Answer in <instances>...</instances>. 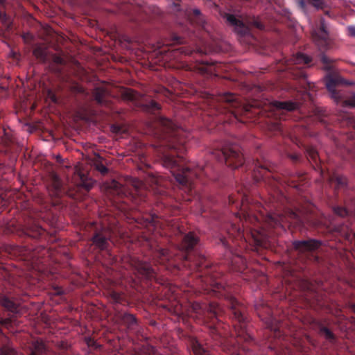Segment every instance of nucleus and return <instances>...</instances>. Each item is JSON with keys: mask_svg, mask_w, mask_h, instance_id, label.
Instances as JSON below:
<instances>
[{"mask_svg": "<svg viewBox=\"0 0 355 355\" xmlns=\"http://www.w3.org/2000/svg\"><path fill=\"white\" fill-rule=\"evenodd\" d=\"M170 225L168 234L173 237L177 248L173 250L162 248L152 249L154 259L160 264L196 270L199 273L196 284L205 294L224 297L230 309L236 339L227 338L229 326L221 322L220 317L224 311L218 304L194 302L191 307L196 317L207 324L210 335L230 355H243L250 351L260 349V345L247 329L248 320L245 306L230 294V288L225 286L221 275L216 272L215 266H209L204 256L190 253L198 245V236L192 232L187 233L177 221H173ZM146 242L153 248L150 238L146 237Z\"/></svg>", "mask_w": 355, "mask_h": 355, "instance_id": "1", "label": "nucleus"}, {"mask_svg": "<svg viewBox=\"0 0 355 355\" xmlns=\"http://www.w3.org/2000/svg\"><path fill=\"white\" fill-rule=\"evenodd\" d=\"M272 168L268 161L263 162L256 160L253 163L252 176L254 182L263 181L268 187V197L265 200L264 211L259 210V215H255L250 207V192L248 185L243 184L236 194H231L229 205L235 207V211L231 210L235 219L242 222V227L252 225L247 230L246 236L244 230L236 222L223 225L232 242L239 241L238 245H245L246 242L253 243L257 247L266 248L269 239L279 235L286 231V227H300L308 223L309 218L307 211L300 209L293 210L286 207L288 200L279 189L282 182L272 173Z\"/></svg>", "mask_w": 355, "mask_h": 355, "instance_id": "2", "label": "nucleus"}, {"mask_svg": "<svg viewBox=\"0 0 355 355\" xmlns=\"http://www.w3.org/2000/svg\"><path fill=\"white\" fill-rule=\"evenodd\" d=\"M159 139L164 149L161 151L162 166L168 169L175 178L178 187L187 195L185 200L196 198L202 214L205 211L202 205L201 197L196 188L197 182H205L204 178H209L213 167L209 162L202 165L188 164L182 156L187 148L189 133L164 116L158 118Z\"/></svg>", "mask_w": 355, "mask_h": 355, "instance_id": "3", "label": "nucleus"}, {"mask_svg": "<svg viewBox=\"0 0 355 355\" xmlns=\"http://www.w3.org/2000/svg\"><path fill=\"white\" fill-rule=\"evenodd\" d=\"M114 223V219L112 218H103L101 220V230H98L96 223H89L90 227L94 229V233L91 239L92 245L98 251H105L111 261L113 257L110 252V241L113 236H116L118 234L122 237Z\"/></svg>", "mask_w": 355, "mask_h": 355, "instance_id": "4", "label": "nucleus"}, {"mask_svg": "<svg viewBox=\"0 0 355 355\" xmlns=\"http://www.w3.org/2000/svg\"><path fill=\"white\" fill-rule=\"evenodd\" d=\"M311 37L315 44L322 52L332 49L335 46V41L330 36L328 27L323 18H321L319 23L313 26L311 30ZM320 59L324 65L323 68L324 70H332V64L334 62L332 59L329 58L324 54V53L320 54Z\"/></svg>", "mask_w": 355, "mask_h": 355, "instance_id": "5", "label": "nucleus"}, {"mask_svg": "<svg viewBox=\"0 0 355 355\" xmlns=\"http://www.w3.org/2000/svg\"><path fill=\"white\" fill-rule=\"evenodd\" d=\"M168 12L176 15L177 17L189 22L191 25L197 26L199 31H202L208 36L210 35L207 23L200 10L189 9L186 6L181 4L180 0H175L169 5Z\"/></svg>", "mask_w": 355, "mask_h": 355, "instance_id": "6", "label": "nucleus"}, {"mask_svg": "<svg viewBox=\"0 0 355 355\" xmlns=\"http://www.w3.org/2000/svg\"><path fill=\"white\" fill-rule=\"evenodd\" d=\"M311 62L309 57L299 53L292 55L290 58H284L279 63L277 70L280 71H288L294 78L299 79L302 83V86L310 83L306 80V73L304 69V67Z\"/></svg>", "mask_w": 355, "mask_h": 355, "instance_id": "7", "label": "nucleus"}, {"mask_svg": "<svg viewBox=\"0 0 355 355\" xmlns=\"http://www.w3.org/2000/svg\"><path fill=\"white\" fill-rule=\"evenodd\" d=\"M222 16L225 19L227 24L233 28L234 32L241 37L251 35L252 28L259 30L264 28L263 23L255 17L243 18L241 15L227 12H225Z\"/></svg>", "mask_w": 355, "mask_h": 355, "instance_id": "8", "label": "nucleus"}, {"mask_svg": "<svg viewBox=\"0 0 355 355\" xmlns=\"http://www.w3.org/2000/svg\"><path fill=\"white\" fill-rule=\"evenodd\" d=\"M211 156L232 168H237L244 163L241 148L236 144H227L220 149H215L211 152Z\"/></svg>", "mask_w": 355, "mask_h": 355, "instance_id": "9", "label": "nucleus"}, {"mask_svg": "<svg viewBox=\"0 0 355 355\" xmlns=\"http://www.w3.org/2000/svg\"><path fill=\"white\" fill-rule=\"evenodd\" d=\"M216 108L218 113L227 112L235 119H237L239 114L249 112L248 106L244 105L239 97L233 93L220 94L216 97Z\"/></svg>", "mask_w": 355, "mask_h": 355, "instance_id": "10", "label": "nucleus"}, {"mask_svg": "<svg viewBox=\"0 0 355 355\" xmlns=\"http://www.w3.org/2000/svg\"><path fill=\"white\" fill-rule=\"evenodd\" d=\"M322 243L316 239H308L302 241H294L293 247L297 252L299 256L302 257V261L311 260L318 261V257L315 255V252L318 250Z\"/></svg>", "mask_w": 355, "mask_h": 355, "instance_id": "11", "label": "nucleus"}, {"mask_svg": "<svg viewBox=\"0 0 355 355\" xmlns=\"http://www.w3.org/2000/svg\"><path fill=\"white\" fill-rule=\"evenodd\" d=\"M121 96L124 100L135 103L146 112L155 113L161 109V105L154 100L143 101L141 95L134 89L125 88L122 91Z\"/></svg>", "mask_w": 355, "mask_h": 355, "instance_id": "12", "label": "nucleus"}, {"mask_svg": "<svg viewBox=\"0 0 355 355\" xmlns=\"http://www.w3.org/2000/svg\"><path fill=\"white\" fill-rule=\"evenodd\" d=\"M311 324L313 329L316 331L320 336L331 344L336 343L337 337L329 327L330 324L329 319H313Z\"/></svg>", "mask_w": 355, "mask_h": 355, "instance_id": "13", "label": "nucleus"}, {"mask_svg": "<svg viewBox=\"0 0 355 355\" xmlns=\"http://www.w3.org/2000/svg\"><path fill=\"white\" fill-rule=\"evenodd\" d=\"M47 348L42 340H33L29 347V355H47ZM0 355H16L15 349L8 345L0 347Z\"/></svg>", "mask_w": 355, "mask_h": 355, "instance_id": "14", "label": "nucleus"}, {"mask_svg": "<svg viewBox=\"0 0 355 355\" xmlns=\"http://www.w3.org/2000/svg\"><path fill=\"white\" fill-rule=\"evenodd\" d=\"M322 175L323 178L327 179L330 186L334 189L335 192H346L349 189L348 180L345 176L336 172L324 174L322 171Z\"/></svg>", "mask_w": 355, "mask_h": 355, "instance_id": "15", "label": "nucleus"}, {"mask_svg": "<svg viewBox=\"0 0 355 355\" xmlns=\"http://www.w3.org/2000/svg\"><path fill=\"white\" fill-rule=\"evenodd\" d=\"M130 265L134 270L147 280L156 279V272L150 263L137 258H130Z\"/></svg>", "mask_w": 355, "mask_h": 355, "instance_id": "16", "label": "nucleus"}, {"mask_svg": "<svg viewBox=\"0 0 355 355\" xmlns=\"http://www.w3.org/2000/svg\"><path fill=\"white\" fill-rule=\"evenodd\" d=\"M220 241L223 244V245L229 250L230 253L232 255V257L231 258L230 261V263L232 265L233 268L239 272H242L243 270L245 269V259L239 254H234L232 251V247L231 246L230 243H229L228 240L226 239V238L223 237L220 239Z\"/></svg>", "mask_w": 355, "mask_h": 355, "instance_id": "17", "label": "nucleus"}, {"mask_svg": "<svg viewBox=\"0 0 355 355\" xmlns=\"http://www.w3.org/2000/svg\"><path fill=\"white\" fill-rule=\"evenodd\" d=\"M48 190L50 195L55 198H60L64 193L62 182L59 176L54 172L49 173Z\"/></svg>", "mask_w": 355, "mask_h": 355, "instance_id": "18", "label": "nucleus"}, {"mask_svg": "<svg viewBox=\"0 0 355 355\" xmlns=\"http://www.w3.org/2000/svg\"><path fill=\"white\" fill-rule=\"evenodd\" d=\"M133 219L135 223L142 227H147L149 230L160 225L158 216L155 214H144L142 216H136L135 214Z\"/></svg>", "mask_w": 355, "mask_h": 355, "instance_id": "19", "label": "nucleus"}, {"mask_svg": "<svg viewBox=\"0 0 355 355\" xmlns=\"http://www.w3.org/2000/svg\"><path fill=\"white\" fill-rule=\"evenodd\" d=\"M0 306L5 311L8 312V315H17L20 314V304L7 295L0 294Z\"/></svg>", "mask_w": 355, "mask_h": 355, "instance_id": "20", "label": "nucleus"}, {"mask_svg": "<svg viewBox=\"0 0 355 355\" xmlns=\"http://www.w3.org/2000/svg\"><path fill=\"white\" fill-rule=\"evenodd\" d=\"M325 82L326 87L331 93V98L336 101H339L340 99V95L336 89V87L340 84L345 83L344 80L340 76L328 75L326 77Z\"/></svg>", "mask_w": 355, "mask_h": 355, "instance_id": "21", "label": "nucleus"}, {"mask_svg": "<svg viewBox=\"0 0 355 355\" xmlns=\"http://www.w3.org/2000/svg\"><path fill=\"white\" fill-rule=\"evenodd\" d=\"M187 345L193 355H211L209 347L200 343L196 337L189 336Z\"/></svg>", "mask_w": 355, "mask_h": 355, "instance_id": "22", "label": "nucleus"}, {"mask_svg": "<svg viewBox=\"0 0 355 355\" xmlns=\"http://www.w3.org/2000/svg\"><path fill=\"white\" fill-rule=\"evenodd\" d=\"M272 109L276 114H282L284 112H291L299 108V103L293 101H274L271 104Z\"/></svg>", "mask_w": 355, "mask_h": 355, "instance_id": "23", "label": "nucleus"}, {"mask_svg": "<svg viewBox=\"0 0 355 355\" xmlns=\"http://www.w3.org/2000/svg\"><path fill=\"white\" fill-rule=\"evenodd\" d=\"M132 185L134 187L133 195L138 196V198L132 197L134 198L133 200L135 201V205H139L142 201L144 202L146 200V185L144 182L138 179L133 180Z\"/></svg>", "mask_w": 355, "mask_h": 355, "instance_id": "24", "label": "nucleus"}, {"mask_svg": "<svg viewBox=\"0 0 355 355\" xmlns=\"http://www.w3.org/2000/svg\"><path fill=\"white\" fill-rule=\"evenodd\" d=\"M264 321L266 328L275 338H279L282 336L280 331V323L272 315L262 319Z\"/></svg>", "mask_w": 355, "mask_h": 355, "instance_id": "25", "label": "nucleus"}, {"mask_svg": "<svg viewBox=\"0 0 355 355\" xmlns=\"http://www.w3.org/2000/svg\"><path fill=\"white\" fill-rule=\"evenodd\" d=\"M117 320L130 329H135L137 325V320L135 316L127 312L119 311L116 314Z\"/></svg>", "mask_w": 355, "mask_h": 355, "instance_id": "26", "label": "nucleus"}, {"mask_svg": "<svg viewBox=\"0 0 355 355\" xmlns=\"http://www.w3.org/2000/svg\"><path fill=\"white\" fill-rule=\"evenodd\" d=\"M43 232V229L38 225L25 226L17 230V234L20 236H28L34 239L39 238Z\"/></svg>", "mask_w": 355, "mask_h": 355, "instance_id": "27", "label": "nucleus"}, {"mask_svg": "<svg viewBox=\"0 0 355 355\" xmlns=\"http://www.w3.org/2000/svg\"><path fill=\"white\" fill-rule=\"evenodd\" d=\"M108 90L105 86L96 87L92 92L93 97L96 102L99 105H105L107 103V96Z\"/></svg>", "mask_w": 355, "mask_h": 355, "instance_id": "28", "label": "nucleus"}, {"mask_svg": "<svg viewBox=\"0 0 355 355\" xmlns=\"http://www.w3.org/2000/svg\"><path fill=\"white\" fill-rule=\"evenodd\" d=\"M147 183L155 192H157L159 194H162L163 192L161 178L157 177L155 175H150L147 180Z\"/></svg>", "mask_w": 355, "mask_h": 355, "instance_id": "29", "label": "nucleus"}, {"mask_svg": "<svg viewBox=\"0 0 355 355\" xmlns=\"http://www.w3.org/2000/svg\"><path fill=\"white\" fill-rule=\"evenodd\" d=\"M173 51H178L180 53L184 55H191L193 53L196 52L200 55L206 54L207 51L202 49L201 47L196 46V48H192L189 46H182L177 49H173Z\"/></svg>", "mask_w": 355, "mask_h": 355, "instance_id": "30", "label": "nucleus"}, {"mask_svg": "<svg viewBox=\"0 0 355 355\" xmlns=\"http://www.w3.org/2000/svg\"><path fill=\"white\" fill-rule=\"evenodd\" d=\"M33 55L38 60L42 62H46L48 60L46 49L42 46H37L34 49Z\"/></svg>", "mask_w": 355, "mask_h": 355, "instance_id": "31", "label": "nucleus"}, {"mask_svg": "<svg viewBox=\"0 0 355 355\" xmlns=\"http://www.w3.org/2000/svg\"><path fill=\"white\" fill-rule=\"evenodd\" d=\"M306 154L309 162H313L314 164L318 166L320 159L318 156V153L314 147L307 146L306 148Z\"/></svg>", "mask_w": 355, "mask_h": 355, "instance_id": "32", "label": "nucleus"}, {"mask_svg": "<svg viewBox=\"0 0 355 355\" xmlns=\"http://www.w3.org/2000/svg\"><path fill=\"white\" fill-rule=\"evenodd\" d=\"M78 177L80 179L79 186L86 191H89L93 187V180L82 173H78Z\"/></svg>", "mask_w": 355, "mask_h": 355, "instance_id": "33", "label": "nucleus"}, {"mask_svg": "<svg viewBox=\"0 0 355 355\" xmlns=\"http://www.w3.org/2000/svg\"><path fill=\"white\" fill-rule=\"evenodd\" d=\"M109 296L113 303L122 304L124 302L123 295L115 291H110L109 292Z\"/></svg>", "mask_w": 355, "mask_h": 355, "instance_id": "34", "label": "nucleus"}, {"mask_svg": "<svg viewBox=\"0 0 355 355\" xmlns=\"http://www.w3.org/2000/svg\"><path fill=\"white\" fill-rule=\"evenodd\" d=\"M333 211L336 216L340 217L347 216L350 212L347 208L340 206L334 207Z\"/></svg>", "mask_w": 355, "mask_h": 355, "instance_id": "35", "label": "nucleus"}, {"mask_svg": "<svg viewBox=\"0 0 355 355\" xmlns=\"http://www.w3.org/2000/svg\"><path fill=\"white\" fill-rule=\"evenodd\" d=\"M8 315H9V317H8L6 318H0V332L1 333L2 332V330H1L2 326L6 327V328H8L12 322V318L14 315H12V314Z\"/></svg>", "mask_w": 355, "mask_h": 355, "instance_id": "36", "label": "nucleus"}, {"mask_svg": "<svg viewBox=\"0 0 355 355\" xmlns=\"http://www.w3.org/2000/svg\"><path fill=\"white\" fill-rule=\"evenodd\" d=\"M112 187H113L114 190L113 191L117 193L119 196V200L122 198V195H123V189L122 188L121 185L117 182L114 181L112 183Z\"/></svg>", "mask_w": 355, "mask_h": 355, "instance_id": "37", "label": "nucleus"}, {"mask_svg": "<svg viewBox=\"0 0 355 355\" xmlns=\"http://www.w3.org/2000/svg\"><path fill=\"white\" fill-rule=\"evenodd\" d=\"M0 21L4 26L9 27L10 26V17L4 12L0 10Z\"/></svg>", "mask_w": 355, "mask_h": 355, "instance_id": "38", "label": "nucleus"}, {"mask_svg": "<svg viewBox=\"0 0 355 355\" xmlns=\"http://www.w3.org/2000/svg\"><path fill=\"white\" fill-rule=\"evenodd\" d=\"M310 2L317 8L322 9L326 6V0H310Z\"/></svg>", "mask_w": 355, "mask_h": 355, "instance_id": "39", "label": "nucleus"}, {"mask_svg": "<svg viewBox=\"0 0 355 355\" xmlns=\"http://www.w3.org/2000/svg\"><path fill=\"white\" fill-rule=\"evenodd\" d=\"M85 342L88 347H93L94 349H98L101 347L98 344L96 343V340L90 337L85 338Z\"/></svg>", "mask_w": 355, "mask_h": 355, "instance_id": "40", "label": "nucleus"}, {"mask_svg": "<svg viewBox=\"0 0 355 355\" xmlns=\"http://www.w3.org/2000/svg\"><path fill=\"white\" fill-rule=\"evenodd\" d=\"M270 129L274 132H281L282 131V125L281 123L278 121H276L273 123H271L270 125Z\"/></svg>", "mask_w": 355, "mask_h": 355, "instance_id": "41", "label": "nucleus"}, {"mask_svg": "<svg viewBox=\"0 0 355 355\" xmlns=\"http://www.w3.org/2000/svg\"><path fill=\"white\" fill-rule=\"evenodd\" d=\"M343 103L345 106L355 107V94L345 100Z\"/></svg>", "mask_w": 355, "mask_h": 355, "instance_id": "42", "label": "nucleus"}, {"mask_svg": "<svg viewBox=\"0 0 355 355\" xmlns=\"http://www.w3.org/2000/svg\"><path fill=\"white\" fill-rule=\"evenodd\" d=\"M52 60L55 64H56L58 65H62L64 64V59L61 56L58 55H53Z\"/></svg>", "mask_w": 355, "mask_h": 355, "instance_id": "43", "label": "nucleus"}, {"mask_svg": "<svg viewBox=\"0 0 355 355\" xmlns=\"http://www.w3.org/2000/svg\"><path fill=\"white\" fill-rule=\"evenodd\" d=\"M347 34L349 37H355V26L350 25L347 27Z\"/></svg>", "mask_w": 355, "mask_h": 355, "instance_id": "44", "label": "nucleus"}, {"mask_svg": "<svg viewBox=\"0 0 355 355\" xmlns=\"http://www.w3.org/2000/svg\"><path fill=\"white\" fill-rule=\"evenodd\" d=\"M111 130L115 134H121L123 132V128L118 125H112L111 126Z\"/></svg>", "mask_w": 355, "mask_h": 355, "instance_id": "45", "label": "nucleus"}, {"mask_svg": "<svg viewBox=\"0 0 355 355\" xmlns=\"http://www.w3.org/2000/svg\"><path fill=\"white\" fill-rule=\"evenodd\" d=\"M96 169L100 171L102 174H106L108 171V169L105 166H104L103 164H96Z\"/></svg>", "mask_w": 355, "mask_h": 355, "instance_id": "46", "label": "nucleus"}, {"mask_svg": "<svg viewBox=\"0 0 355 355\" xmlns=\"http://www.w3.org/2000/svg\"><path fill=\"white\" fill-rule=\"evenodd\" d=\"M297 3L299 7L301 8L302 10H304L306 8V2L305 0H299Z\"/></svg>", "mask_w": 355, "mask_h": 355, "instance_id": "47", "label": "nucleus"}, {"mask_svg": "<svg viewBox=\"0 0 355 355\" xmlns=\"http://www.w3.org/2000/svg\"><path fill=\"white\" fill-rule=\"evenodd\" d=\"M288 182L289 185L293 187L297 188L299 187V184L296 183L294 179H290L289 180H288Z\"/></svg>", "mask_w": 355, "mask_h": 355, "instance_id": "48", "label": "nucleus"}, {"mask_svg": "<svg viewBox=\"0 0 355 355\" xmlns=\"http://www.w3.org/2000/svg\"><path fill=\"white\" fill-rule=\"evenodd\" d=\"M173 40H174V43H175V44H182V43H184L183 39L180 37H178V36H175L173 37Z\"/></svg>", "mask_w": 355, "mask_h": 355, "instance_id": "49", "label": "nucleus"}, {"mask_svg": "<svg viewBox=\"0 0 355 355\" xmlns=\"http://www.w3.org/2000/svg\"><path fill=\"white\" fill-rule=\"evenodd\" d=\"M289 157L293 162H297L300 159V157L297 154L291 155Z\"/></svg>", "mask_w": 355, "mask_h": 355, "instance_id": "50", "label": "nucleus"}, {"mask_svg": "<svg viewBox=\"0 0 355 355\" xmlns=\"http://www.w3.org/2000/svg\"><path fill=\"white\" fill-rule=\"evenodd\" d=\"M268 347L270 348V349L272 352H274V353H275L276 355H282V354H280V352H279L277 349H275L274 347H271V346H269Z\"/></svg>", "mask_w": 355, "mask_h": 355, "instance_id": "51", "label": "nucleus"}, {"mask_svg": "<svg viewBox=\"0 0 355 355\" xmlns=\"http://www.w3.org/2000/svg\"><path fill=\"white\" fill-rule=\"evenodd\" d=\"M78 92H80V93H83L84 92V89L82 87H78Z\"/></svg>", "mask_w": 355, "mask_h": 355, "instance_id": "52", "label": "nucleus"}, {"mask_svg": "<svg viewBox=\"0 0 355 355\" xmlns=\"http://www.w3.org/2000/svg\"><path fill=\"white\" fill-rule=\"evenodd\" d=\"M205 37L203 36V39H202V40H201V43L203 44H206V42L205 41Z\"/></svg>", "mask_w": 355, "mask_h": 355, "instance_id": "53", "label": "nucleus"}, {"mask_svg": "<svg viewBox=\"0 0 355 355\" xmlns=\"http://www.w3.org/2000/svg\"><path fill=\"white\" fill-rule=\"evenodd\" d=\"M137 209L139 211H141L142 207L139 206Z\"/></svg>", "mask_w": 355, "mask_h": 355, "instance_id": "54", "label": "nucleus"}, {"mask_svg": "<svg viewBox=\"0 0 355 355\" xmlns=\"http://www.w3.org/2000/svg\"><path fill=\"white\" fill-rule=\"evenodd\" d=\"M203 64H205V65H209V64L208 63V62H202Z\"/></svg>", "mask_w": 355, "mask_h": 355, "instance_id": "55", "label": "nucleus"}, {"mask_svg": "<svg viewBox=\"0 0 355 355\" xmlns=\"http://www.w3.org/2000/svg\"><path fill=\"white\" fill-rule=\"evenodd\" d=\"M153 352V349L151 347V349H150V352H149V354H150V353H151V352Z\"/></svg>", "mask_w": 355, "mask_h": 355, "instance_id": "56", "label": "nucleus"}, {"mask_svg": "<svg viewBox=\"0 0 355 355\" xmlns=\"http://www.w3.org/2000/svg\"><path fill=\"white\" fill-rule=\"evenodd\" d=\"M3 0H0L1 3H3Z\"/></svg>", "mask_w": 355, "mask_h": 355, "instance_id": "57", "label": "nucleus"}]
</instances>
